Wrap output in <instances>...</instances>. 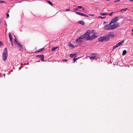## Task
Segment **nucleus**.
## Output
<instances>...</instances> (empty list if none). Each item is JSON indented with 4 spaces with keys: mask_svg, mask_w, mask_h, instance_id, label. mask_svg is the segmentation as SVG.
I'll return each instance as SVG.
<instances>
[{
    "mask_svg": "<svg viewBox=\"0 0 133 133\" xmlns=\"http://www.w3.org/2000/svg\"><path fill=\"white\" fill-rule=\"evenodd\" d=\"M91 31L90 30H88L83 35L84 38L87 40H91L92 38L91 36H90L91 33Z\"/></svg>",
    "mask_w": 133,
    "mask_h": 133,
    "instance_id": "obj_1",
    "label": "nucleus"
},
{
    "mask_svg": "<svg viewBox=\"0 0 133 133\" xmlns=\"http://www.w3.org/2000/svg\"><path fill=\"white\" fill-rule=\"evenodd\" d=\"M8 52L7 49H4L3 53V58L4 61H5L7 59Z\"/></svg>",
    "mask_w": 133,
    "mask_h": 133,
    "instance_id": "obj_2",
    "label": "nucleus"
},
{
    "mask_svg": "<svg viewBox=\"0 0 133 133\" xmlns=\"http://www.w3.org/2000/svg\"><path fill=\"white\" fill-rule=\"evenodd\" d=\"M119 26L120 25L118 23L114 24L112 25L111 24V30L115 29L119 27Z\"/></svg>",
    "mask_w": 133,
    "mask_h": 133,
    "instance_id": "obj_3",
    "label": "nucleus"
},
{
    "mask_svg": "<svg viewBox=\"0 0 133 133\" xmlns=\"http://www.w3.org/2000/svg\"><path fill=\"white\" fill-rule=\"evenodd\" d=\"M84 38L83 35H81L76 40V43L77 44H78L79 43L82 42V39Z\"/></svg>",
    "mask_w": 133,
    "mask_h": 133,
    "instance_id": "obj_4",
    "label": "nucleus"
},
{
    "mask_svg": "<svg viewBox=\"0 0 133 133\" xmlns=\"http://www.w3.org/2000/svg\"><path fill=\"white\" fill-rule=\"evenodd\" d=\"M98 58L99 56L96 54H92L91 56L90 57L91 59H97Z\"/></svg>",
    "mask_w": 133,
    "mask_h": 133,
    "instance_id": "obj_5",
    "label": "nucleus"
},
{
    "mask_svg": "<svg viewBox=\"0 0 133 133\" xmlns=\"http://www.w3.org/2000/svg\"><path fill=\"white\" fill-rule=\"evenodd\" d=\"M111 23L110 22L109 24L105 25L104 27V29L107 30H111Z\"/></svg>",
    "mask_w": 133,
    "mask_h": 133,
    "instance_id": "obj_6",
    "label": "nucleus"
},
{
    "mask_svg": "<svg viewBox=\"0 0 133 133\" xmlns=\"http://www.w3.org/2000/svg\"><path fill=\"white\" fill-rule=\"evenodd\" d=\"M118 20V18L117 17H115L110 22L111 24L112 23H114L115 22L117 21Z\"/></svg>",
    "mask_w": 133,
    "mask_h": 133,
    "instance_id": "obj_7",
    "label": "nucleus"
},
{
    "mask_svg": "<svg viewBox=\"0 0 133 133\" xmlns=\"http://www.w3.org/2000/svg\"><path fill=\"white\" fill-rule=\"evenodd\" d=\"M92 35L91 36V38H92V40L94 39L95 38L97 37V35L95 33V31L94 30H92Z\"/></svg>",
    "mask_w": 133,
    "mask_h": 133,
    "instance_id": "obj_8",
    "label": "nucleus"
},
{
    "mask_svg": "<svg viewBox=\"0 0 133 133\" xmlns=\"http://www.w3.org/2000/svg\"><path fill=\"white\" fill-rule=\"evenodd\" d=\"M124 41H121L120 42H119L118 43L116 44L115 46H114L113 47V49H115L116 48H117L120 45L124 43Z\"/></svg>",
    "mask_w": 133,
    "mask_h": 133,
    "instance_id": "obj_9",
    "label": "nucleus"
},
{
    "mask_svg": "<svg viewBox=\"0 0 133 133\" xmlns=\"http://www.w3.org/2000/svg\"><path fill=\"white\" fill-rule=\"evenodd\" d=\"M75 13L77 15H80L81 16H85L87 17H88V15H86L81 12H75Z\"/></svg>",
    "mask_w": 133,
    "mask_h": 133,
    "instance_id": "obj_10",
    "label": "nucleus"
},
{
    "mask_svg": "<svg viewBox=\"0 0 133 133\" xmlns=\"http://www.w3.org/2000/svg\"><path fill=\"white\" fill-rule=\"evenodd\" d=\"M17 45L18 47L19 48V50L21 51L23 50V47L22 46V45L20 43H18V44Z\"/></svg>",
    "mask_w": 133,
    "mask_h": 133,
    "instance_id": "obj_11",
    "label": "nucleus"
},
{
    "mask_svg": "<svg viewBox=\"0 0 133 133\" xmlns=\"http://www.w3.org/2000/svg\"><path fill=\"white\" fill-rule=\"evenodd\" d=\"M104 37V41H107L109 40L110 38L108 37V36L107 35V36H103Z\"/></svg>",
    "mask_w": 133,
    "mask_h": 133,
    "instance_id": "obj_12",
    "label": "nucleus"
},
{
    "mask_svg": "<svg viewBox=\"0 0 133 133\" xmlns=\"http://www.w3.org/2000/svg\"><path fill=\"white\" fill-rule=\"evenodd\" d=\"M99 41L102 42L104 41V37L103 36L100 37L98 39Z\"/></svg>",
    "mask_w": 133,
    "mask_h": 133,
    "instance_id": "obj_13",
    "label": "nucleus"
},
{
    "mask_svg": "<svg viewBox=\"0 0 133 133\" xmlns=\"http://www.w3.org/2000/svg\"><path fill=\"white\" fill-rule=\"evenodd\" d=\"M9 36L10 41H12V37L11 36V34L10 32H9Z\"/></svg>",
    "mask_w": 133,
    "mask_h": 133,
    "instance_id": "obj_14",
    "label": "nucleus"
},
{
    "mask_svg": "<svg viewBox=\"0 0 133 133\" xmlns=\"http://www.w3.org/2000/svg\"><path fill=\"white\" fill-rule=\"evenodd\" d=\"M78 23L81 24L82 25H84L85 24L84 22L82 21H80L78 22Z\"/></svg>",
    "mask_w": 133,
    "mask_h": 133,
    "instance_id": "obj_15",
    "label": "nucleus"
},
{
    "mask_svg": "<svg viewBox=\"0 0 133 133\" xmlns=\"http://www.w3.org/2000/svg\"><path fill=\"white\" fill-rule=\"evenodd\" d=\"M76 55H77V54H76V53H74L73 54H70V57L72 58V57H73L74 56H76Z\"/></svg>",
    "mask_w": 133,
    "mask_h": 133,
    "instance_id": "obj_16",
    "label": "nucleus"
},
{
    "mask_svg": "<svg viewBox=\"0 0 133 133\" xmlns=\"http://www.w3.org/2000/svg\"><path fill=\"white\" fill-rule=\"evenodd\" d=\"M68 46L69 47H71L72 48H74V45L70 43H69L68 44Z\"/></svg>",
    "mask_w": 133,
    "mask_h": 133,
    "instance_id": "obj_17",
    "label": "nucleus"
},
{
    "mask_svg": "<svg viewBox=\"0 0 133 133\" xmlns=\"http://www.w3.org/2000/svg\"><path fill=\"white\" fill-rule=\"evenodd\" d=\"M44 55H41V60L42 61H44Z\"/></svg>",
    "mask_w": 133,
    "mask_h": 133,
    "instance_id": "obj_18",
    "label": "nucleus"
},
{
    "mask_svg": "<svg viewBox=\"0 0 133 133\" xmlns=\"http://www.w3.org/2000/svg\"><path fill=\"white\" fill-rule=\"evenodd\" d=\"M44 49V48H43L40 49L38 50L37 51V52H39L42 51H43Z\"/></svg>",
    "mask_w": 133,
    "mask_h": 133,
    "instance_id": "obj_19",
    "label": "nucleus"
},
{
    "mask_svg": "<svg viewBox=\"0 0 133 133\" xmlns=\"http://www.w3.org/2000/svg\"><path fill=\"white\" fill-rule=\"evenodd\" d=\"M107 36H108V37L109 38H110V37H114V34H110L108 35H107Z\"/></svg>",
    "mask_w": 133,
    "mask_h": 133,
    "instance_id": "obj_20",
    "label": "nucleus"
},
{
    "mask_svg": "<svg viewBox=\"0 0 133 133\" xmlns=\"http://www.w3.org/2000/svg\"><path fill=\"white\" fill-rule=\"evenodd\" d=\"M17 39L16 38H15L14 39V42L15 43H16L17 45L18 43H19L17 40Z\"/></svg>",
    "mask_w": 133,
    "mask_h": 133,
    "instance_id": "obj_21",
    "label": "nucleus"
},
{
    "mask_svg": "<svg viewBox=\"0 0 133 133\" xmlns=\"http://www.w3.org/2000/svg\"><path fill=\"white\" fill-rule=\"evenodd\" d=\"M128 9L127 8H125L123 9H121L120 10V12H123V11H126Z\"/></svg>",
    "mask_w": 133,
    "mask_h": 133,
    "instance_id": "obj_22",
    "label": "nucleus"
},
{
    "mask_svg": "<svg viewBox=\"0 0 133 133\" xmlns=\"http://www.w3.org/2000/svg\"><path fill=\"white\" fill-rule=\"evenodd\" d=\"M126 53H127L126 50H124L123 52L122 55H124L126 54Z\"/></svg>",
    "mask_w": 133,
    "mask_h": 133,
    "instance_id": "obj_23",
    "label": "nucleus"
},
{
    "mask_svg": "<svg viewBox=\"0 0 133 133\" xmlns=\"http://www.w3.org/2000/svg\"><path fill=\"white\" fill-rule=\"evenodd\" d=\"M47 1L49 4H50L52 6V4L51 2L48 0H47Z\"/></svg>",
    "mask_w": 133,
    "mask_h": 133,
    "instance_id": "obj_24",
    "label": "nucleus"
},
{
    "mask_svg": "<svg viewBox=\"0 0 133 133\" xmlns=\"http://www.w3.org/2000/svg\"><path fill=\"white\" fill-rule=\"evenodd\" d=\"M108 14V13H102L101 14V15L102 16Z\"/></svg>",
    "mask_w": 133,
    "mask_h": 133,
    "instance_id": "obj_25",
    "label": "nucleus"
},
{
    "mask_svg": "<svg viewBox=\"0 0 133 133\" xmlns=\"http://www.w3.org/2000/svg\"><path fill=\"white\" fill-rule=\"evenodd\" d=\"M58 48V47H56L53 48H52V50L55 51V50H56Z\"/></svg>",
    "mask_w": 133,
    "mask_h": 133,
    "instance_id": "obj_26",
    "label": "nucleus"
},
{
    "mask_svg": "<svg viewBox=\"0 0 133 133\" xmlns=\"http://www.w3.org/2000/svg\"><path fill=\"white\" fill-rule=\"evenodd\" d=\"M106 18V17H102L100 16L98 17V18H101V19H104Z\"/></svg>",
    "mask_w": 133,
    "mask_h": 133,
    "instance_id": "obj_27",
    "label": "nucleus"
},
{
    "mask_svg": "<svg viewBox=\"0 0 133 133\" xmlns=\"http://www.w3.org/2000/svg\"><path fill=\"white\" fill-rule=\"evenodd\" d=\"M6 3L5 2L3 1H0V4L3 3Z\"/></svg>",
    "mask_w": 133,
    "mask_h": 133,
    "instance_id": "obj_28",
    "label": "nucleus"
},
{
    "mask_svg": "<svg viewBox=\"0 0 133 133\" xmlns=\"http://www.w3.org/2000/svg\"><path fill=\"white\" fill-rule=\"evenodd\" d=\"M75 57L73 59V60L74 61V62H75L77 59V58H75Z\"/></svg>",
    "mask_w": 133,
    "mask_h": 133,
    "instance_id": "obj_29",
    "label": "nucleus"
},
{
    "mask_svg": "<svg viewBox=\"0 0 133 133\" xmlns=\"http://www.w3.org/2000/svg\"><path fill=\"white\" fill-rule=\"evenodd\" d=\"M65 10L66 11H69L70 10V8H68L67 9H66Z\"/></svg>",
    "mask_w": 133,
    "mask_h": 133,
    "instance_id": "obj_30",
    "label": "nucleus"
},
{
    "mask_svg": "<svg viewBox=\"0 0 133 133\" xmlns=\"http://www.w3.org/2000/svg\"><path fill=\"white\" fill-rule=\"evenodd\" d=\"M89 15L90 16H95V15L94 14H89Z\"/></svg>",
    "mask_w": 133,
    "mask_h": 133,
    "instance_id": "obj_31",
    "label": "nucleus"
},
{
    "mask_svg": "<svg viewBox=\"0 0 133 133\" xmlns=\"http://www.w3.org/2000/svg\"><path fill=\"white\" fill-rule=\"evenodd\" d=\"M68 61V60L66 59H63L62 60V61L63 62H66Z\"/></svg>",
    "mask_w": 133,
    "mask_h": 133,
    "instance_id": "obj_32",
    "label": "nucleus"
},
{
    "mask_svg": "<svg viewBox=\"0 0 133 133\" xmlns=\"http://www.w3.org/2000/svg\"><path fill=\"white\" fill-rule=\"evenodd\" d=\"M10 41V42L11 43V44H12V45L13 46V45H14V44H13V41L12 40V41Z\"/></svg>",
    "mask_w": 133,
    "mask_h": 133,
    "instance_id": "obj_33",
    "label": "nucleus"
},
{
    "mask_svg": "<svg viewBox=\"0 0 133 133\" xmlns=\"http://www.w3.org/2000/svg\"><path fill=\"white\" fill-rule=\"evenodd\" d=\"M114 13L113 12H112L110 13L109 15V16H112V14H113Z\"/></svg>",
    "mask_w": 133,
    "mask_h": 133,
    "instance_id": "obj_34",
    "label": "nucleus"
},
{
    "mask_svg": "<svg viewBox=\"0 0 133 133\" xmlns=\"http://www.w3.org/2000/svg\"><path fill=\"white\" fill-rule=\"evenodd\" d=\"M78 8L74 9L73 10L75 11H77L78 10Z\"/></svg>",
    "mask_w": 133,
    "mask_h": 133,
    "instance_id": "obj_35",
    "label": "nucleus"
},
{
    "mask_svg": "<svg viewBox=\"0 0 133 133\" xmlns=\"http://www.w3.org/2000/svg\"><path fill=\"white\" fill-rule=\"evenodd\" d=\"M41 56V55H37L36 56L37 57H40Z\"/></svg>",
    "mask_w": 133,
    "mask_h": 133,
    "instance_id": "obj_36",
    "label": "nucleus"
},
{
    "mask_svg": "<svg viewBox=\"0 0 133 133\" xmlns=\"http://www.w3.org/2000/svg\"><path fill=\"white\" fill-rule=\"evenodd\" d=\"M6 15L8 18H9V15L7 13L6 14Z\"/></svg>",
    "mask_w": 133,
    "mask_h": 133,
    "instance_id": "obj_37",
    "label": "nucleus"
},
{
    "mask_svg": "<svg viewBox=\"0 0 133 133\" xmlns=\"http://www.w3.org/2000/svg\"><path fill=\"white\" fill-rule=\"evenodd\" d=\"M78 7L79 9H81L82 8V7L81 6H78Z\"/></svg>",
    "mask_w": 133,
    "mask_h": 133,
    "instance_id": "obj_38",
    "label": "nucleus"
},
{
    "mask_svg": "<svg viewBox=\"0 0 133 133\" xmlns=\"http://www.w3.org/2000/svg\"><path fill=\"white\" fill-rule=\"evenodd\" d=\"M119 0H116V1H114V2H119Z\"/></svg>",
    "mask_w": 133,
    "mask_h": 133,
    "instance_id": "obj_39",
    "label": "nucleus"
},
{
    "mask_svg": "<svg viewBox=\"0 0 133 133\" xmlns=\"http://www.w3.org/2000/svg\"><path fill=\"white\" fill-rule=\"evenodd\" d=\"M2 19H0V24H1L2 22Z\"/></svg>",
    "mask_w": 133,
    "mask_h": 133,
    "instance_id": "obj_40",
    "label": "nucleus"
},
{
    "mask_svg": "<svg viewBox=\"0 0 133 133\" xmlns=\"http://www.w3.org/2000/svg\"><path fill=\"white\" fill-rule=\"evenodd\" d=\"M120 17L121 18H123V17L122 16H120Z\"/></svg>",
    "mask_w": 133,
    "mask_h": 133,
    "instance_id": "obj_41",
    "label": "nucleus"
},
{
    "mask_svg": "<svg viewBox=\"0 0 133 133\" xmlns=\"http://www.w3.org/2000/svg\"><path fill=\"white\" fill-rule=\"evenodd\" d=\"M82 10H85V9L84 8H82Z\"/></svg>",
    "mask_w": 133,
    "mask_h": 133,
    "instance_id": "obj_42",
    "label": "nucleus"
},
{
    "mask_svg": "<svg viewBox=\"0 0 133 133\" xmlns=\"http://www.w3.org/2000/svg\"><path fill=\"white\" fill-rule=\"evenodd\" d=\"M2 44V42H0V45H1Z\"/></svg>",
    "mask_w": 133,
    "mask_h": 133,
    "instance_id": "obj_43",
    "label": "nucleus"
},
{
    "mask_svg": "<svg viewBox=\"0 0 133 133\" xmlns=\"http://www.w3.org/2000/svg\"><path fill=\"white\" fill-rule=\"evenodd\" d=\"M106 22H104V24H105V23H106Z\"/></svg>",
    "mask_w": 133,
    "mask_h": 133,
    "instance_id": "obj_44",
    "label": "nucleus"
},
{
    "mask_svg": "<svg viewBox=\"0 0 133 133\" xmlns=\"http://www.w3.org/2000/svg\"><path fill=\"white\" fill-rule=\"evenodd\" d=\"M130 1L133 2V0H130Z\"/></svg>",
    "mask_w": 133,
    "mask_h": 133,
    "instance_id": "obj_45",
    "label": "nucleus"
},
{
    "mask_svg": "<svg viewBox=\"0 0 133 133\" xmlns=\"http://www.w3.org/2000/svg\"><path fill=\"white\" fill-rule=\"evenodd\" d=\"M132 32H133V29H132Z\"/></svg>",
    "mask_w": 133,
    "mask_h": 133,
    "instance_id": "obj_46",
    "label": "nucleus"
},
{
    "mask_svg": "<svg viewBox=\"0 0 133 133\" xmlns=\"http://www.w3.org/2000/svg\"><path fill=\"white\" fill-rule=\"evenodd\" d=\"M132 35H133V33L132 34Z\"/></svg>",
    "mask_w": 133,
    "mask_h": 133,
    "instance_id": "obj_47",
    "label": "nucleus"
}]
</instances>
